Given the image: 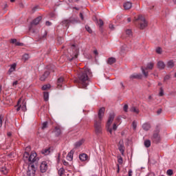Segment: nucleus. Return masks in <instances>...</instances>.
<instances>
[{"label":"nucleus","instance_id":"a19ab883","mask_svg":"<svg viewBox=\"0 0 176 176\" xmlns=\"http://www.w3.org/2000/svg\"><path fill=\"white\" fill-rule=\"evenodd\" d=\"M98 24L100 27H102L104 25V21H102V19H99Z\"/></svg>","mask_w":176,"mask_h":176},{"label":"nucleus","instance_id":"393cba45","mask_svg":"<svg viewBox=\"0 0 176 176\" xmlns=\"http://www.w3.org/2000/svg\"><path fill=\"white\" fill-rule=\"evenodd\" d=\"M130 111L131 112H133V113H137L139 114L140 113V109H138V108L135 107H131L130 108Z\"/></svg>","mask_w":176,"mask_h":176},{"label":"nucleus","instance_id":"6ab92c4d","mask_svg":"<svg viewBox=\"0 0 176 176\" xmlns=\"http://www.w3.org/2000/svg\"><path fill=\"white\" fill-rule=\"evenodd\" d=\"M54 133L56 137H60V135H61V129H60V126H55Z\"/></svg>","mask_w":176,"mask_h":176},{"label":"nucleus","instance_id":"a878e982","mask_svg":"<svg viewBox=\"0 0 176 176\" xmlns=\"http://www.w3.org/2000/svg\"><path fill=\"white\" fill-rule=\"evenodd\" d=\"M21 109L23 112H25V111H27V102H25V100H23Z\"/></svg>","mask_w":176,"mask_h":176},{"label":"nucleus","instance_id":"ea45409f","mask_svg":"<svg viewBox=\"0 0 176 176\" xmlns=\"http://www.w3.org/2000/svg\"><path fill=\"white\" fill-rule=\"evenodd\" d=\"M47 89H50V85H45L42 87V90L45 91V90H47Z\"/></svg>","mask_w":176,"mask_h":176},{"label":"nucleus","instance_id":"412c9836","mask_svg":"<svg viewBox=\"0 0 176 176\" xmlns=\"http://www.w3.org/2000/svg\"><path fill=\"white\" fill-rule=\"evenodd\" d=\"M16 67H17V64L16 63L11 65L10 68L8 70L9 75H10L12 72H14V71H16Z\"/></svg>","mask_w":176,"mask_h":176},{"label":"nucleus","instance_id":"680f3d73","mask_svg":"<svg viewBox=\"0 0 176 176\" xmlns=\"http://www.w3.org/2000/svg\"><path fill=\"white\" fill-rule=\"evenodd\" d=\"M99 31L101 32V34H103L104 28L102 27H99Z\"/></svg>","mask_w":176,"mask_h":176},{"label":"nucleus","instance_id":"09e8293b","mask_svg":"<svg viewBox=\"0 0 176 176\" xmlns=\"http://www.w3.org/2000/svg\"><path fill=\"white\" fill-rule=\"evenodd\" d=\"M118 162L119 164H122L123 158L122 157H120V158H118Z\"/></svg>","mask_w":176,"mask_h":176},{"label":"nucleus","instance_id":"dca6fc26","mask_svg":"<svg viewBox=\"0 0 176 176\" xmlns=\"http://www.w3.org/2000/svg\"><path fill=\"white\" fill-rule=\"evenodd\" d=\"M118 149L122 155H124V145L122 141L119 142Z\"/></svg>","mask_w":176,"mask_h":176},{"label":"nucleus","instance_id":"0e129e2a","mask_svg":"<svg viewBox=\"0 0 176 176\" xmlns=\"http://www.w3.org/2000/svg\"><path fill=\"white\" fill-rule=\"evenodd\" d=\"M63 164H64V166H68V162H66L65 160H63Z\"/></svg>","mask_w":176,"mask_h":176},{"label":"nucleus","instance_id":"bb28decb","mask_svg":"<svg viewBox=\"0 0 176 176\" xmlns=\"http://www.w3.org/2000/svg\"><path fill=\"white\" fill-rule=\"evenodd\" d=\"M83 142H84L83 140L76 142L74 144V148H79L80 146H82V145L83 144Z\"/></svg>","mask_w":176,"mask_h":176},{"label":"nucleus","instance_id":"72a5a7b5","mask_svg":"<svg viewBox=\"0 0 176 176\" xmlns=\"http://www.w3.org/2000/svg\"><path fill=\"white\" fill-rule=\"evenodd\" d=\"M85 30L86 31H87V32H89V34H93V30H91V28H90V26L89 25H85Z\"/></svg>","mask_w":176,"mask_h":176},{"label":"nucleus","instance_id":"e433bc0d","mask_svg":"<svg viewBox=\"0 0 176 176\" xmlns=\"http://www.w3.org/2000/svg\"><path fill=\"white\" fill-rule=\"evenodd\" d=\"M58 173V175L63 176V174L65 173V170L63 168H60Z\"/></svg>","mask_w":176,"mask_h":176},{"label":"nucleus","instance_id":"4be33fe9","mask_svg":"<svg viewBox=\"0 0 176 176\" xmlns=\"http://www.w3.org/2000/svg\"><path fill=\"white\" fill-rule=\"evenodd\" d=\"M142 129L145 131H149L151 129V124H149L148 122H146V123L143 124Z\"/></svg>","mask_w":176,"mask_h":176},{"label":"nucleus","instance_id":"423d86ee","mask_svg":"<svg viewBox=\"0 0 176 176\" xmlns=\"http://www.w3.org/2000/svg\"><path fill=\"white\" fill-rule=\"evenodd\" d=\"M36 153L32 152L31 155L29 156L28 161L29 164H38L39 157H36Z\"/></svg>","mask_w":176,"mask_h":176},{"label":"nucleus","instance_id":"f704fd0d","mask_svg":"<svg viewBox=\"0 0 176 176\" xmlns=\"http://www.w3.org/2000/svg\"><path fill=\"white\" fill-rule=\"evenodd\" d=\"M47 124H49V122L47 121H45L42 124V130H45V129H47Z\"/></svg>","mask_w":176,"mask_h":176},{"label":"nucleus","instance_id":"c9c22d12","mask_svg":"<svg viewBox=\"0 0 176 176\" xmlns=\"http://www.w3.org/2000/svg\"><path fill=\"white\" fill-rule=\"evenodd\" d=\"M30 58V55H28V54H25L23 55L22 56V59L24 60V61H27V60H28Z\"/></svg>","mask_w":176,"mask_h":176},{"label":"nucleus","instance_id":"603ef678","mask_svg":"<svg viewBox=\"0 0 176 176\" xmlns=\"http://www.w3.org/2000/svg\"><path fill=\"white\" fill-rule=\"evenodd\" d=\"M16 42H17V39H16V38H12L10 41V43H15L16 44Z\"/></svg>","mask_w":176,"mask_h":176},{"label":"nucleus","instance_id":"20e7f679","mask_svg":"<svg viewBox=\"0 0 176 176\" xmlns=\"http://www.w3.org/2000/svg\"><path fill=\"white\" fill-rule=\"evenodd\" d=\"M135 21H139L140 23V30H144L148 27V21L142 15H139L138 19L135 20Z\"/></svg>","mask_w":176,"mask_h":176},{"label":"nucleus","instance_id":"6e6d98bb","mask_svg":"<svg viewBox=\"0 0 176 176\" xmlns=\"http://www.w3.org/2000/svg\"><path fill=\"white\" fill-rule=\"evenodd\" d=\"M128 176H133V170L131 169L129 170Z\"/></svg>","mask_w":176,"mask_h":176},{"label":"nucleus","instance_id":"f3484780","mask_svg":"<svg viewBox=\"0 0 176 176\" xmlns=\"http://www.w3.org/2000/svg\"><path fill=\"white\" fill-rule=\"evenodd\" d=\"M63 83H64V78L60 77L57 80V87L58 89H61L63 87Z\"/></svg>","mask_w":176,"mask_h":176},{"label":"nucleus","instance_id":"de8ad7c7","mask_svg":"<svg viewBox=\"0 0 176 176\" xmlns=\"http://www.w3.org/2000/svg\"><path fill=\"white\" fill-rule=\"evenodd\" d=\"M156 53H157V54H162V48L157 47L156 49Z\"/></svg>","mask_w":176,"mask_h":176},{"label":"nucleus","instance_id":"ddd939ff","mask_svg":"<svg viewBox=\"0 0 176 176\" xmlns=\"http://www.w3.org/2000/svg\"><path fill=\"white\" fill-rule=\"evenodd\" d=\"M123 8L124 10H130V9L133 8V3H131V1L124 2L123 4Z\"/></svg>","mask_w":176,"mask_h":176},{"label":"nucleus","instance_id":"b1692460","mask_svg":"<svg viewBox=\"0 0 176 176\" xmlns=\"http://www.w3.org/2000/svg\"><path fill=\"white\" fill-rule=\"evenodd\" d=\"M73 159H74V150H72L67 154V160H69L71 162L73 160Z\"/></svg>","mask_w":176,"mask_h":176},{"label":"nucleus","instance_id":"0eeeda50","mask_svg":"<svg viewBox=\"0 0 176 176\" xmlns=\"http://www.w3.org/2000/svg\"><path fill=\"white\" fill-rule=\"evenodd\" d=\"M113 119H115V113H110L107 122V125H106L107 131H109L110 134H112V128H111V124H112V122H113Z\"/></svg>","mask_w":176,"mask_h":176},{"label":"nucleus","instance_id":"58836bf2","mask_svg":"<svg viewBox=\"0 0 176 176\" xmlns=\"http://www.w3.org/2000/svg\"><path fill=\"white\" fill-rule=\"evenodd\" d=\"M167 65L169 68H173V67H174V62L173 60H169Z\"/></svg>","mask_w":176,"mask_h":176},{"label":"nucleus","instance_id":"7c9ffc66","mask_svg":"<svg viewBox=\"0 0 176 176\" xmlns=\"http://www.w3.org/2000/svg\"><path fill=\"white\" fill-rule=\"evenodd\" d=\"M41 153H43V155H49V153H50V148H45L44 150H42Z\"/></svg>","mask_w":176,"mask_h":176},{"label":"nucleus","instance_id":"8fccbe9b","mask_svg":"<svg viewBox=\"0 0 176 176\" xmlns=\"http://www.w3.org/2000/svg\"><path fill=\"white\" fill-rule=\"evenodd\" d=\"M46 36H47V31L45 30L43 36L41 37L40 39H43V38H46Z\"/></svg>","mask_w":176,"mask_h":176},{"label":"nucleus","instance_id":"cd10ccee","mask_svg":"<svg viewBox=\"0 0 176 176\" xmlns=\"http://www.w3.org/2000/svg\"><path fill=\"white\" fill-rule=\"evenodd\" d=\"M30 153L27 151H25V153H23V160H25V162H28V159L30 158Z\"/></svg>","mask_w":176,"mask_h":176},{"label":"nucleus","instance_id":"39448f33","mask_svg":"<svg viewBox=\"0 0 176 176\" xmlns=\"http://www.w3.org/2000/svg\"><path fill=\"white\" fill-rule=\"evenodd\" d=\"M36 170H38V164H29L28 170L27 171V175L35 176Z\"/></svg>","mask_w":176,"mask_h":176},{"label":"nucleus","instance_id":"49530a36","mask_svg":"<svg viewBox=\"0 0 176 176\" xmlns=\"http://www.w3.org/2000/svg\"><path fill=\"white\" fill-rule=\"evenodd\" d=\"M113 130L114 131H116V130H118V124H116V122H114L113 124Z\"/></svg>","mask_w":176,"mask_h":176},{"label":"nucleus","instance_id":"4c0bfd02","mask_svg":"<svg viewBox=\"0 0 176 176\" xmlns=\"http://www.w3.org/2000/svg\"><path fill=\"white\" fill-rule=\"evenodd\" d=\"M159 96L160 97H163L164 96V90L163 89V87H160Z\"/></svg>","mask_w":176,"mask_h":176},{"label":"nucleus","instance_id":"79ce46f5","mask_svg":"<svg viewBox=\"0 0 176 176\" xmlns=\"http://www.w3.org/2000/svg\"><path fill=\"white\" fill-rule=\"evenodd\" d=\"M166 174H167V175L171 176V175H173V174H174V173L173 172L172 169H168L166 171Z\"/></svg>","mask_w":176,"mask_h":176},{"label":"nucleus","instance_id":"f03ea898","mask_svg":"<svg viewBox=\"0 0 176 176\" xmlns=\"http://www.w3.org/2000/svg\"><path fill=\"white\" fill-rule=\"evenodd\" d=\"M102 127H104L102 120H98L97 117L95 118L94 120V128L96 135H101L102 134Z\"/></svg>","mask_w":176,"mask_h":176},{"label":"nucleus","instance_id":"c756f323","mask_svg":"<svg viewBox=\"0 0 176 176\" xmlns=\"http://www.w3.org/2000/svg\"><path fill=\"white\" fill-rule=\"evenodd\" d=\"M43 98H44V101H49V93L48 92L43 93Z\"/></svg>","mask_w":176,"mask_h":176},{"label":"nucleus","instance_id":"052dcab7","mask_svg":"<svg viewBox=\"0 0 176 176\" xmlns=\"http://www.w3.org/2000/svg\"><path fill=\"white\" fill-rule=\"evenodd\" d=\"M45 25H48V26L52 25V22H50V21H47L45 22Z\"/></svg>","mask_w":176,"mask_h":176},{"label":"nucleus","instance_id":"338daca9","mask_svg":"<svg viewBox=\"0 0 176 176\" xmlns=\"http://www.w3.org/2000/svg\"><path fill=\"white\" fill-rule=\"evenodd\" d=\"M80 17L81 19V20H83V14L82 12L80 13Z\"/></svg>","mask_w":176,"mask_h":176},{"label":"nucleus","instance_id":"3c124183","mask_svg":"<svg viewBox=\"0 0 176 176\" xmlns=\"http://www.w3.org/2000/svg\"><path fill=\"white\" fill-rule=\"evenodd\" d=\"M3 119V116L0 115V127L2 126V120Z\"/></svg>","mask_w":176,"mask_h":176},{"label":"nucleus","instance_id":"774afa93","mask_svg":"<svg viewBox=\"0 0 176 176\" xmlns=\"http://www.w3.org/2000/svg\"><path fill=\"white\" fill-rule=\"evenodd\" d=\"M148 176H155V173H150Z\"/></svg>","mask_w":176,"mask_h":176},{"label":"nucleus","instance_id":"9b49d317","mask_svg":"<svg viewBox=\"0 0 176 176\" xmlns=\"http://www.w3.org/2000/svg\"><path fill=\"white\" fill-rule=\"evenodd\" d=\"M104 113H105V107H101L98 112V117L97 116H96L95 118H97L98 120H102V118H104Z\"/></svg>","mask_w":176,"mask_h":176},{"label":"nucleus","instance_id":"4468645a","mask_svg":"<svg viewBox=\"0 0 176 176\" xmlns=\"http://www.w3.org/2000/svg\"><path fill=\"white\" fill-rule=\"evenodd\" d=\"M49 75H50V72L45 71L44 74L40 77V80H41V82H45L47 78H49Z\"/></svg>","mask_w":176,"mask_h":176},{"label":"nucleus","instance_id":"a211bd4d","mask_svg":"<svg viewBox=\"0 0 176 176\" xmlns=\"http://www.w3.org/2000/svg\"><path fill=\"white\" fill-rule=\"evenodd\" d=\"M157 67L158 69H164L166 68V64H164V62L160 60L157 63Z\"/></svg>","mask_w":176,"mask_h":176},{"label":"nucleus","instance_id":"bf43d9fd","mask_svg":"<svg viewBox=\"0 0 176 176\" xmlns=\"http://www.w3.org/2000/svg\"><path fill=\"white\" fill-rule=\"evenodd\" d=\"M162 111H163V110H162V109H158V110L157 111V115H160V113H162Z\"/></svg>","mask_w":176,"mask_h":176},{"label":"nucleus","instance_id":"2eb2a0df","mask_svg":"<svg viewBox=\"0 0 176 176\" xmlns=\"http://www.w3.org/2000/svg\"><path fill=\"white\" fill-rule=\"evenodd\" d=\"M131 80H133V79H142V74H133L129 77Z\"/></svg>","mask_w":176,"mask_h":176},{"label":"nucleus","instance_id":"864d4df0","mask_svg":"<svg viewBox=\"0 0 176 176\" xmlns=\"http://www.w3.org/2000/svg\"><path fill=\"white\" fill-rule=\"evenodd\" d=\"M15 45H16V46H23V43H20V42H16L15 43Z\"/></svg>","mask_w":176,"mask_h":176},{"label":"nucleus","instance_id":"a18cd8bd","mask_svg":"<svg viewBox=\"0 0 176 176\" xmlns=\"http://www.w3.org/2000/svg\"><path fill=\"white\" fill-rule=\"evenodd\" d=\"M123 111H124L125 112H129V104L124 105Z\"/></svg>","mask_w":176,"mask_h":176},{"label":"nucleus","instance_id":"7ed1b4c3","mask_svg":"<svg viewBox=\"0 0 176 176\" xmlns=\"http://www.w3.org/2000/svg\"><path fill=\"white\" fill-rule=\"evenodd\" d=\"M80 21L78 18L70 17L68 19H64L60 22V25L69 28V24H78Z\"/></svg>","mask_w":176,"mask_h":176},{"label":"nucleus","instance_id":"f257e3e1","mask_svg":"<svg viewBox=\"0 0 176 176\" xmlns=\"http://www.w3.org/2000/svg\"><path fill=\"white\" fill-rule=\"evenodd\" d=\"M89 76H91V70L86 67L77 74V78L74 80V83H78L80 89H87L89 86Z\"/></svg>","mask_w":176,"mask_h":176},{"label":"nucleus","instance_id":"c03bdc74","mask_svg":"<svg viewBox=\"0 0 176 176\" xmlns=\"http://www.w3.org/2000/svg\"><path fill=\"white\" fill-rule=\"evenodd\" d=\"M132 126L133 130H137V122L135 121L132 122Z\"/></svg>","mask_w":176,"mask_h":176},{"label":"nucleus","instance_id":"9d476101","mask_svg":"<svg viewBox=\"0 0 176 176\" xmlns=\"http://www.w3.org/2000/svg\"><path fill=\"white\" fill-rule=\"evenodd\" d=\"M41 21H42V16H41L34 19L30 23V25L29 26V31H31L32 30V27H34V25H38V24H39V23H41Z\"/></svg>","mask_w":176,"mask_h":176},{"label":"nucleus","instance_id":"5fc2aeb1","mask_svg":"<svg viewBox=\"0 0 176 176\" xmlns=\"http://www.w3.org/2000/svg\"><path fill=\"white\" fill-rule=\"evenodd\" d=\"M109 28H110V30H115V27L113 26V24H109Z\"/></svg>","mask_w":176,"mask_h":176},{"label":"nucleus","instance_id":"473e14b6","mask_svg":"<svg viewBox=\"0 0 176 176\" xmlns=\"http://www.w3.org/2000/svg\"><path fill=\"white\" fill-rule=\"evenodd\" d=\"M144 146L146 148H149V146H151V140H146L144 141Z\"/></svg>","mask_w":176,"mask_h":176},{"label":"nucleus","instance_id":"2f4dec72","mask_svg":"<svg viewBox=\"0 0 176 176\" xmlns=\"http://www.w3.org/2000/svg\"><path fill=\"white\" fill-rule=\"evenodd\" d=\"M21 103V98H20L19 100H18V102H17V109H16V111L19 112V111H20L21 109V104H20Z\"/></svg>","mask_w":176,"mask_h":176},{"label":"nucleus","instance_id":"aec40b11","mask_svg":"<svg viewBox=\"0 0 176 176\" xmlns=\"http://www.w3.org/2000/svg\"><path fill=\"white\" fill-rule=\"evenodd\" d=\"M79 159L81 162H86L89 159V156L86 153H82L79 155Z\"/></svg>","mask_w":176,"mask_h":176},{"label":"nucleus","instance_id":"1a4fd4ad","mask_svg":"<svg viewBox=\"0 0 176 176\" xmlns=\"http://www.w3.org/2000/svg\"><path fill=\"white\" fill-rule=\"evenodd\" d=\"M154 67H155V63L153 62H150V63H147L145 69H144V67H141L142 72L145 78H148V72H146V70H148V69L152 70V69H153Z\"/></svg>","mask_w":176,"mask_h":176},{"label":"nucleus","instance_id":"69168bd1","mask_svg":"<svg viewBox=\"0 0 176 176\" xmlns=\"http://www.w3.org/2000/svg\"><path fill=\"white\" fill-rule=\"evenodd\" d=\"M94 53L96 54V56H98V51H97V50H95Z\"/></svg>","mask_w":176,"mask_h":176},{"label":"nucleus","instance_id":"4d7b16f0","mask_svg":"<svg viewBox=\"0 0 176 176\" xmlns=\"http://www.w3.org/2000/svg\"><path fill=\"white\" fill-rule=\"evenodd\" d=\"M25 152H30L31 151V146H28L25 148Z\"/></svg>","mask_w":176,"mask_h":176},{"label":"nucleus","instance_id":"6e6552de","mask_svg":"<svg viewBox=\"0 0 176 176\" xmlns=\"http://www.w3.org/2000/svg\"><path fill=\"white\" fill-rule=\"evenodd\" d=\"M159 133H160L159 129L155 130L153 134V136L151 137V141L154 144H159L160 141H162V138H160Z\"/></svg>","mask_w":176,"mask_h":176},{"label":"nucleus","instance_id":"e2e57ef3","mask_svg":"<svg viewBox=\"0 0 176 176\" xmlns=\"http://www.w3.org/2000/svg\"><path fill=\"white\" fill-rule=\"evenodd\" d=\"M168 79H170V76L166 75V76L164 77V80H168Z\"/></svg>","mask_w":176,"mask_h":176},{"label":"nucleus","instance_id":"5701e85b","mask_svg":"<svg viewBox=\"0 0 176 176\" xmlns=\"http://www.w3.org/2000/svg\"><path fill=\"white\" fill-rule=\"evenodd\" d=\"M115 63H116V58L113 57H110L107 60V64L109 65H112V64H115Z\"/></svg>","mask_w":176,"mask_h":176},{"label":"nucleus","instance_id":"c85d7f7f","mask_svg":"<svg viewBox=\"0 0 176 176\" xmlns=\"http://www.w3.org/2000/svg\"><path fill=\"white\" fill-rule=\"evenodd\" d=\"M1 173H2L4 175H6L8 174V168L6 167H2L0 169Z\"/></svg>","mask_w":176,"mask_h":176},{"label":"nucleus","instance_id":"f8f14e48","mask_svg":"<svg viewBox=\"0 0 176 176\" xmlns=\"http://www.w3.org/2000/svg\"><path fill=\"white\" fill-rule=\"evenodd\" d=\"M40 171L42 173H46V171H47V162L45 161L41 162L40 165Z\"/></svg>","mask_w":176,"mask_h":176},{"label":"nucleus","instance_id":"37998d69","mask_svg":"<svg viewBox=\"0 0 176 176\" xmlns=\"http://www.w3.org/2000/svg\"><path fill=\"white\" fill-rule=\"evenodd\" d=\"M126 35H128V36H132L133 35L131 32V30H129V29L126 30Z\"/></svg>","mask_w":176,"mask_h":176},{"label":"nucleus","instance_id":"13d9d810","mask_svg":"<svg viewBox=\"0 0 176 176\" xmlns=\"http://www.w3.org/2000/svg\"><path fill=\"white\" fill-rule=\"evenodd\" d=\"M17 85H19V81L16 80L12 83V86L13 87H14V86H17Z\"/></svg>","mask_w":176,"mask_h":176}]
</instances>
